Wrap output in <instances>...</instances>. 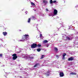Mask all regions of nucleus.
I'll return each instance as SVG.
<instances>
[{
  "label": "nucleus",
  "instance_id": "obj_1",
  "mask_svg": "<svg viewBox=\"0 0 78 78\" xmlns=\"http://www.w3.org/2000/svg\"><path fill=\"white\" fill-rule=\"evenodd\" d=\"M29 37L30 36H29V35L26 34L25 35H23L22 39L20 40L19 41L23 42L25 41H27L29 39Z\"/></svg>",
  "mask_w": 78,
  "mask_h": 78
},
{
  "label": "nucleus",
  "instance_id": "obj_2",
  "mask_svg": "<svg viewBox=\"0 0 78 78\" xmlns=\"http://www.w3.org/2000/svg\"><path fill=\"white\" fill-rule=\"evenodd\" d=\"M72 39V38L70 37H65V38L64 39V41H70Z\"/></svg>",
  "mask_w": 78,
  "mask_h": 78
},
{
  "label": "nucleus",
  "instance_id": "obj_3",
  "mask_svg": "<svg viewBox=\"0 0 78 78\" xmlns=\"http://www.w3.org/2000/svg\"><path fill=\"white\" fill-rule=\"evenodd\" d=\"M13 57L12 58V59L13 60H15L17 58V54H14L12 55Z\"/></svg>",
  "mask_w": 78,
  "mask_h": 78
},
{
  "label": "nucleus",
  "instance_id": "obj_4",
  "mask_svg": "<svg viewBox=\"0 0 78 78\" xmlns=\"http://www.w3.org/2000/svg\"><path fill=\"white\" fill-rule=\"evenodd\" d=\"M31 47L32 48H35L37 47V44H33L32 45H31Z\"/></svg>",
  "mask_w": 78,
  "mask_h": 78
},
{
  "label": "nucleus",
  "instance_id": "obj_5",
  "mask_svg": "<svg viewBox=\"0 0 78 78\" xmlns=\"http://www.w3.org/2000/svg\"><path fill=\"white\" fill-rule=\"evenodd\" d=\"M53 14L54 16H55V15H57V14H58V11L56 9H54V10Z\"/></svg>",
  "mask_w": 78,
  "mask_h": 78
},
{
  "label": "nucleus",
  "instance_id": "obj_6",
  "mask_svg": "<svg viewBox=\"0 0 78 78\" xmlns=\"http://www.w3.org/2000/svg\"><path fill=\"white\" fill-rule=\"evenodd\" d=\"M43 3H44V5H47V4L48 3V1L45 0H43Z\"/></svg>",
  "mask_w": 78,
  "mask_h": 78
},
{
  "label": "nucleus",
  "instance_id": "obj_7",
  "mask_svg": "<svg viewBox=\"0 0 78 78\" xmlns=\"http://www.w3.org/2000/svg\"><path fill=\"white\" fill-rule=\"evenodd\" d=\"M45 74L46 76H49L50 75V72H46V73H45Z\"/></svg>",
  "mask_w": 78,
  "mask_h": 78
},
{
  "label": "nucleus",
  "instance_id": "obj_8",
  "mask_svg": "<svg viewBox=\"0 0 78 78\" xmlns=\"http://www.w3.org/2000/svg\"><path fill=\"white\" fill-rule=\"evenodd\" d=\"M60 77H62L64 76V73L62 72H60Z\"/></svg>",
  "mask_w": 78,
  "mask_h": 78
},
{
  "label": "nucleus",
  "instance_id": "obj_9",
  "mask_svg": "<svg viewBox=\"0 0 78 78\" xmlns=\"http://www.w3.org/2000/svg\"><path fill=\"white\" fill-rule=\"evenodd\" d=\"M74 59L73 57H70L68 59V61H73Z\"/></svg>",
  "mask_w": 78,
  "mask_h": 78
},
{
  "label": "nucleus",
  "instance_id": "obj_10",
  "mask_svg": "<svg viewBox=\"0 0 78 78\" xmlns=\"http://www.w3.org/2000/svg\"><path fill=\"white\" fill-rule=\"evenodd\" d=\"M3 34L4 36H6L8 34V33L6 32H3Z\"/></svg>",
  "mask_w": 78,
  "mask_h": 78
},
{
  "label": "nucleus",
  "instance_id": "obj_11",
  "mask_svg": "<svg viewBox=\"0 0 78 78\" xmlns=\"http://www.w3.org/2000/svg\"><path fill=\"white\" fill-rule=\"evenodd\" d=\"M66 35L64 34H62V39H64H64L66 38Z\"/></svg>",
  "mask_w": 78,
  "mask_h": 78
},
{
  "label": "nucleus",
  "instance_id": "obj_12",
  "mask_svg": "<svg viewBox=\"0 0 78 78\" xmlns=\"http://www.w3.org/2000/svg\"><path fill=\"white\" fill-rule=\"evenodd\" d=\"M40 65L39 63L36 64L34 66V67H37L38 66H39Z\"/></svg>",
  "mask_w": 78,
  "mask_h": 78
},
{
  "label": "nucleus",
  "instance_id": "obj_13",
  "mask_svg": "<svg viewBox=\"0 0 78 78\" xmlns=\"http://www.w3.org/2000/svg\"><path fill=\"white\" fill-rule=\"evenodd\" d=\"M43 42L44 44H47V43H48V41L47 40H44L43 41Z\"/></svg>",
  "mask_w": 78,
  "mask_h": 78
},
{
  "label": "nucleus",
  "instance_id": "obj_14",
  "mask_svg": "<svg viewBox=\"0 0 78 78\" xmlns=\"http://www.w3.org/2000/svg\"><path fill=\"white\" fill-rule=\"evenodd\" d=\"M54 50L55 51H58V48L56 47H55L54 48Z\"/></svg>",
  "mask_w": 78,
  "mask_h": 78
},
{
  "label": "nucleus",
  "instance_id": "obj_15",
  "mask_svg": "<svg viewBox=\"0 0 78 78\" xmlns=\"http://www.w3.org/2000/svg\"><path fill=\"white\" fill-rule=\"evenodd\" d=\"M40 37L41 38V39H43L44 38V37L42 36V34H40Z\"/></svg>",
  "mask_w": 78,
  "mask_h": 78
},
{
  "label": "nucleus",
  "instance_id": "obj_16",
  "mask_svg": "<svg viewBox=\"0 0 78 78\" xmlns=\"http://www.w3.org/2000/svg\"><path fill=\"white\" fill-rule=\"evenodd\" d=\"M28 57H29V58L30 59H33V57L31 56V55H28Z\"/></svg>",
  "mask_w": 78,
  "mask_h": 78
},
{
  "label": "nucleus",
  "instance_id": "obj_17",
  "mask_svg": "<svg viewBox=\"0 0 78 78\" xmlns=\"http://www.w3.org/2000/svg\"><path fill=\"white\" fill-rule=\"evenodd\" d=\"M70 74H71V75H76V73L72 72Z\"/></svg>",
  "mask_w": 78,
  "mask_h": 78
},
{
  "label": "nucleus",
  "instance_id": "obj_18",
  "mask_svg": "<svg viewBox=\"0 0 78 78\" xmlns=\"http://www.w3.org/2000/svg\"><path fill=\"white\" fill-rule=\"evenodd\" d=\"M49 16H52V17L53 16H55V15H52V14L51 13L49 14Z\"/></svg>",
  "mask_w": 78,
  "mask_h": 78
},
{
  "label": "nucleus",
  "instance_id": "obj_19",
  "mask_svg": "<svg viewBox=\"0 0 78 78\" xmlns=\"http://www.w3.org/2000/svg\"><path fill=\"white\" fill-rule=\"evenodd\" d=\"M44 57H45V56L44 55H42L41 58V59H43V58H44Z\"/></svg>",
  "mask_w": 78,
  "mask_h": 78
},
{
  "label": "nucleus",
  "instance_id": "obj_20",
  "mask_svg": "<svg viewBox=\"0 0 78 78\" xmlns=\"http://www.w3.org/2000/svg\"><path fill=\"white\" fill-rule=\"evenodd\" d=\"M50 2L51 4H52V3H53V1L52 0H50Z\"/></svg>",
  "mask_w": 78,
  "mask_h": 78
},
{
  "label": "nucleus",
  "instance_id": "obj_21",
  "mask_svg": "<svg viewBox=\"0 0 78 78\" xmlns=\"http://www.w3.org/2000/svg\"><path fill=\"white\" fill-rule=\"evenodd\" d=\"M37 50L39 52L40 51H41V49H40V48H38L37 49Z\"/></svg>",
  "mask_w": 78,
  "mask_h": 78
},
{
  "label": "nucleus",
  "instance_id": "obj_22",
  "mask_svg": "<svg viewBox=\"0 0 78 78\" xmlns=\"http://www.w3.org/2000/svg\"><path fill=\"white\" fill-rule=\"evenodd\" d=\"M30 18H29L28 19V21H27L28 23H30Z\"/></svg>",
  "mask_w": 78,
  "mask_h": 78
},
{
  "label": "nucleus",
  "instance_id": "obj_23",
  "mask_svg": "<svg viewBox=\"0 0 78 78\" xmlns=\"http://www.w3.org/2000/svg\"><path fill=\"white\" fill-rule=\"evenodd\" d=\"M66 55V53H64L63 55V57H65V56Z\"/></svg>",
  "mask_w": 78,
  "mask_h": 78
},
{
  "label": "nucleus",
  "instance_id": "obj_24",
  "mask_svg": "<svg viewBox=\"0 0 78 78\" xmlns=\"http://www.w3.org/2000/svg\"><path fill=\"white\" fill-rule=\"evenodd\" d=\"M75 39L76 41H78V37H76Z\"/></svg>",
  "mask_w": 78,
  "mask_h": 78
},
{
  "label": "nucleus",
  "instance_id": "obj_25",
  "mask_svg": "<svg viewBox=\"0 0 78 78\" xmlns=\"http://www.w3.org/2000/svg\"><path fill=\"white\" fill-rule=\"evenodd\" d=\"M37 46H38V47H41V45L40 44H38L37 45Z\"/></svg>",
  "mask_w": 78,
  "mask_h": 78
},
{
  "label": "nucleus",
  "instance_id": "obj_26",
  "mask_svg": "<svg viewBox=\"0 0 78 78\" xmlns=\"http://www.w3.org/2000/svg\"><path fill=\"white\" fill-rule=\"evenodd\" d=\"M65 57H63L62 58V59L63 60H64V59H65Z\"/></svg>",
  "mask_w": 78,
  "mask_h": 78
},
{
  "label": "nucleus",
  "instance_id": "obj_27",
  "mask_svg": "<svg viewBox=\"0 0 78 78\" xmlns=\"http://www.w3.org/2000/svg\"><path fill=\"white\" fill-rule=\"evenodd\" d=\"M56 1H53V3H56Z\"/></svg>",
  "mask_w": 78,
  "mask_h": 78
},
{
  "label": "nucleus",
  "instance_id": "obj_28",
  "mask_svg": "<svg viewBox=\"0 0 78 78\" xmlns=\"http://www.w3.org/2000/svg\"><path fill=\"white\" fill-rule=\"evenodd\" d=\"M56 57H57V58H59V55H56Z\"/></svg>",
  "mask_w": 78,
  "mask_h": 78
},
{
  "label": "nucleus",
  "instance_id": "obj_29",
  "mask_svg": "<svg viewBox=\"0 0 78 78\" xmlns=\"http://www.w3.org/2000/svg\"><path fill=\"white\" fill-rule=\"evenodd\" d=\"M2 54H0V57H2Z\"/></svg>",
  "mask_w": 78,
  "mask_h": 78
},
{
  "label": "nucleus",
  "instance_id": "obj_30",
  "mask_svg": "<svg viewBox=\"0 0 78 78\" xmlns=\"http://www.w3.org/2000/svg\"><path fill=\"white\" fill-rule=\"evenodd\" d=\"M31 4L32 5H33L34 4V3H33V2H31Z\"/></svg>",
  "mask_w": 78,
  "mask_h": 78
},
{
  "label": "nucleus",
  "instance_id": "obj_31",
  "mask_svg": "<svg viewBox=\"0 0 78 78\" xmlns=\"http://www.w3.org/2000/svg\"><path fill=\"white\" fill-rule=\"evenodd\" d=\"M46 11H47V12L48 11V9H46Z\"/></svg>",
  "mask_w": 78,
  "mask_h": 78
},
{
  "label": "nucleus",
  "instance_id": "obj_32",
  "mask_svg": "<svg viewBox=\"0 0 78 78\" xmlns=\"http://www.w3.org/2000/svg\"><path fill=\"white\" fill-rule=\"evenodd\" d=\"M78 5H76L75 6V8H78Z\"/></svg>",
  "mask_w": 78,
  "mask_h": 78
},
{
  "label": "nucleus",
  "instance_id": "obj_33",
  "mask_svg": "<svg viewBox=\"0 0 78 78\" xmlns=\"http://www.w3.org/2000/svg\"><path fill=\"white\" fill-rule=\"evenodd\" d=\"M32 18H33V19H36L34 16H32Z\"/></svg>",
  "mask_w": 78,
  "mask_h": 78
},
{
  "label": "nucleus",
  "instance_id": "obj_34",
  "mask_svg": "<svg viewBox=\"0 0 78 78\" xmlns=\"http://www.w3.org/2000/svg\"><path fill=\"white\" fill-rule=\"evenodd\" d=\"M25 13H26V14H27V13H28V12H27V11H26L25 12Z\"/></svg>",
  "mask_w": 78,
  "mask_h": 78
},
{
  "label": "nucleus",
  "instance_id": "obj_35",
  "mask_svg": "<svg viewBox=\"0 0 78 78\" xmlns=\"http://www.w3.org/2000/svg\"><path fill=\"white\" fill-rule=\"evenodd\" d=\"M33 6L35 7L36 6V5H35V4H34L33 5Z\"/></svg>",
  "mask_w": 78,
  "mask_h": 78
},
{
  "label": "nucleus",
  "instance_id": "obj_36",
  "mask_svg": "<svg viewBox=\"0 0 78 78\" xmlns=\"http://www.w3.org/2000/svg\"><path fill=\"white\" fill-rule=\"evenodd\" d=\"M2 67H4L5 66V65H3L1 66Z\"/></svg>",
  "mask_w": 78,
  "mask_h": 78
},
{
  "label": "nucleus",
  "instance_id": "obj_37",
  "mask_svg": "<svg viewBox=\"0 0 78 78\" xmlns=\"http://www.w3.org/2000/svg\"><path fill=\"white\" fill-rule=\"evenodd\" d=\"M0 41H3V39H0Z\"/></svg>",
  "mask_w": 78,
  "mask_h": 78
},
{
  "label": "nucleus",
  "instance_id": "obj_38",
  "mask_svg": "<svg viewBox=\"0 0 78 78\" xmlns=\"http://www.w3.org/2000/svg\"><path fill=\"white\" fill-rule=\"evenodd\" d=\"M44 63H46V61H44Z\"/></svg>",
  "mask_w": 78,
  "mask_h": 78
},
{
  "label": "nucleus",
  "instance_id": "obj_39",
  "mask_svg": "<svg viewBox=\"0 0 78 78\" xmlns=\"http://www.w3.org/2000/svg\"><path fill=\"white\" fill-rule=\"evenodd\" d=\"M76 35V34H74L73 35V36H75Z\"/></svg>",
  "mask_w": 78,
  "mask_h": 78
},
{
  "label": "nucleus",
  "instance_id": "obj_40",
  "mask_svg": "<svg viewBox=\"0 0 78 78\" xmlns=\"http://www.w3.org/2000/svg\"><path fill=\"white\" fill-rule=\"evenodd\" d=\"M37 30H38V31L39 32H40V31H39V30H38V29H37Z\"/></svg>",
  "mask_w": 78,
  "mask_h": 78
},
{
  "label": "nucleus",
  "instance_id": "obj_41",
  "mask_svg": "<svg viewBox=\"0 0 78 78\" xmlns=\"http://www.w3.org/2000/svg\"><path fill=\"white\" fill-rule=\"evenodd\" d=\"M57 18H58V19L59 18V17L57 16Z\"/></svg>",
  "mask_w": 78,
  "mask_h": 78
},
{
  "label": "nucleus",
  "instance_id": "obj_42",
  "mask_svg": "<svg viewBox=\"0 0 78 78\" xmlns=\"http://www.w3.org/2000/svg\"><path fill=\"white\" fill-rule=\"evenodd\" d=\"M77 77H78V74L77 75Z\"/></svg>",
  "mask_w": 78,
  "mask_h": 78
},
{
  "label": "nucleus",
  "instance_id": "obj_43",
  "mask_svg": "<svg viewBox=\"0 0 78 78\" xmlns=\"http://www.w3.org/2000/svg\"><path fill=\"white\" fill-rule=\"evenodd\" d=\"M76 34H78V32H77Z\"/></svg>",
  "mask_w": 78,
  "mask_h": 78
},
{
  "label": "nucleus",
  "instance_id": "obj_44",
  "mask_svg": "<svg viewBox=\"0 0 78 78\" xmlns=\"http://www.w3.org/2000/svg\"><path fill=\"white\" fill-rule=\"evenodd\" d=\"M5 45H6V44H5V45L4 46H5Z\"/></svg>",
  "mask_w": 78,
  "mask_h": 78
},
{
  "label": "nucleus",
  "instance_id": "obj_45",
  "mask_svg": "<svg viewBox=\"0 0 78 78\" xmlns=\"http://www.w3.org/2000/svg\"><path fill=\"white\" fill-rule=\"evenodd\" d=\"M35 11H36V10H35Z\"/></svg>",
  "mask_w": 78,
  "mask_h": 78
},
{
  "label": "nucleus",
  "instance_id": "obj_46",
  "mask_svg": "<svg viewBox=\"0 0 78 78\" xmlns=\"http://www.w3.org/2000/svg\"><path fill=\"white\" fill-rule=\"evenodd\" d=\"M47 47H48V46H47Z\"/></svg>",
  "mask_w": 78,
  "mask_h": 78
},
{
  "label": "nucleus",
  "instance_id": "obj_47",
  "mask_svg": "<svg viewBox=\"0 0 78 78\" xmlns=\"http://www.w3.org/2000/svg\"><path fill=\"white\" fill-rule=\"evenodd\" d=\"M51 5H52V6H53V5L52 4Z\"/></svg>",
  "mask_w": 78,
  "mask_h": 78
},
{
  "label": "nucleus",
  "instance_id": "obj_48",
  "mask_svg": "<svg viewBox=\"0 0 78 78\" xmlns=\"http://www.w3.org/2000/svg\"><path fill=\"white\" fill-rule=\"evenodd\" d=\"M77 48H78V46H77Z\"/></svg>",
  "mask_w": 78,
  "mask_h": 78
},
{
  "label": "nucleus",
  "instance_id": "obj_49",
  "mask_svg": "<svg viewBox=\"0 0 78 78\" xmlns=\"http://www.w3.org/2000/svg\"><path fill=\"white\" fill-rule=\"evenodd\" d=\"M0 64H1V62H0Z\"/></svg>",
  "mask_w": 78,
  "mask_h": 78
},
{
  "label": "nucleus",
  "instance_id": "obj_50",
  "mask_svg": "<svg viewBox=\"0 0 78 78\" xmlns=\"http://www.w3.org/2000/svg\"><path fill=\"white\" fill-rule=\"evenodd\" d=\"M59 29L58 28V30H59Z\"/></svg>",
  "mask_w": 78,
  "mask_h": 78
},
{
  "label": "nucleus",
  "instance_id": "obj_51",
  "mask_svg": "<svg viewBox=\"0 0 78 78\" xmlns=\"http://www.w3.org/2000/svg\"><path fill=\"white\" fill-rule=\"evenodd\" d=\"M76 45H77V44H76Z\"/></svg>",
  "mask_w": 78,
  "mask_h": 78
},
{
  "label": "nucleus",
  "instance_id": "obj_52",
  "mask_svg": "<svg viewBox=\"0 0 78 78\" xmlns=\"http://www.w3.org/2000/svg\"><path fill=\"white\" fill-rule=\"evenodd\" d=\"M27 0V1H28V0ZM29 1H30V0H29Z\"/></svg>",
  "mask_w": 78,
  "mask_h": 78
},
{
  "label": "nucleus",
  "instance_id": "obj_53",
  "mask_svg": "<svg viewBox=\"0 0 78 78\" xmlns=\"http://www.w3.org/2000/svg\"><path fill=\"white\" fill-rule=\"evenodd\" d=\"M77 45H78V43H77Z\"/></svg>",
  "mask_w": 78,
  "mask_h": 78
},
{
  "label": "nucleus",
  "instance_id": "obj_54",
  "mask_svg": "<svg viewBox=\"0 0 78 78\" xmlns=\"http://www.w3.org/2000/svg\"><path fill=\"white\" fill-rule=\"evenodd\" d=\"M0 47H1V46H0Z\"/></svg>",
  "mask_w": 78,
  "mask_h": 78
}]
</instances>
